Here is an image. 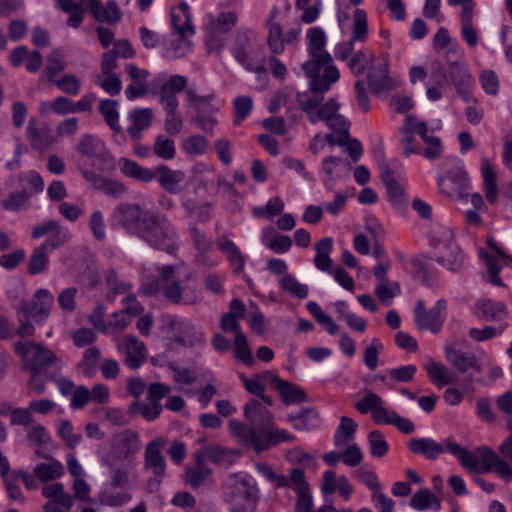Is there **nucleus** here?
<instances>
[{"label": "nucleus", "mask_w": 512, "mask_h": 512, "mask_svg": "<svg viewBox=\"0 0 512 512\" xmlns=\"http://www.w3.org/2000/svg\"><path fill=\"white\" fill-rule=\"evenodd\" d=\"M111 220L115 227L154 249L171 255L179 249L175 226L160 212L145 209L137 203L123 202L114 209Z\"/></svg>", "instance_id": "obj_1"}, {"label": "nucleus", "mask_w": 512, "mask_h": 512, "mask_svg": "<svg viewBox=\"0 0 512 512\" xmlns=\"http://www.w3.org/2000/svg\"><path fill=\"white\" fill-rule=\"evenodd\" d=\"M408 447L414 454H421L427 459L435 460L444 451L455 456L461 466L468 471L488 473L494 471L506 482L512 481V468L495 451L488 446H480L475 452L469 451L456 443L452 437L438 443L432 438H412Z\"/></svg>", "instance_id": "obj_2"}, {"label": "nucleus", "mask_w": 512, "mask_h": 512, "mask_svg": "<svg viewBox=\"0 0 512 512\" xmlns=\"http://www.w3.org/2000/svg\"><path fill=\"white\" fill-rule=\"evenodd\" d=\"M308 52L312 57L302 65L305 74L311 79L316 91H327L338 81L339 71L332 63L331 55L324 51L326 35L322 28L313 27L307 31Z\"/></svg>", "instance_id": "obj_3"}, {"label": "nucleus", "mask_w": 512, "mask_h": 512, "mask_svg": "<svg viewBox=\"0 0 512 512\" xmlns=\"http://www.w3.org/2000/svg\"><path fill=\"white\" fill-rule=\"evenodd\" d=\"M244 417L245 423L231 419L228 427L242 444L255 448L273 426L271 413L259 399L252 398L244 406Z\"/></svg>", "instance_id": "obj_4"}, {"label": "nucleus", "mask_w": 512, "mask_h": 512, "mask_svg": "<svg viewBox=\"0 0 512 512\" xmlns=\"http://www.w3.org/2000/svg\"><path fill=\"white\" fill-rule=\"evenodd\" d=\"M158 279L152 280L142 286L145 295L153 296L162 292L163 297L172 304L195 305L199 301L196 288L193 285L183 284L178 279V267L163 265L157 269Z\"/></svg>", "instance_id": "obj_5"}, {"label": "nucleus", "mask_w": 512, "mask_h": 512, "mask_svg": "<svg viewBox=\"0 0 512 512\" xmlns=\"http://www.w3.org/2000/svg\"><path fill=\"white\" fill-rule=\"evenodd\" d=\"M234 59L247 71L255 74H265L267 68L266 58L262 46L258 43L256 35L250 30L236 33L231 46Z\"/></svg>", "instance_id": "obj_6"}, {"label": "nucleus", "mask_w": 512, "mask_h": 512, "mask_svg": "<svg viewBox=\"0 0 512 512\" xmlns=\"http://www.w3.org/2000/svg\"><path fill=\"white\" fill-rule=\"evenodd\" d=\"M14 348L22 358L23 367L31 374L45 373L57 360L52 350L35 341H18L14 344Z\"/></svg>", "instance_id": "obj_7"}, {"label": "nucleus", "mask_w": 512, "mask_h": 512, "mask_svg": "<svg viewBox=\"0 0 512 512\" xmlns=\"http://www.w3.org/2000/svg\"><path fill=\"white\" fill-rule=\"evenodd\" d=\"M227 498L232 512H254L258 501V489L245 476L231 475L227 484Z\"/></svg>", "instance_id": "obj_8"}, {"label": "nucleus", "mask_w": 512, "mask_h": 512, "mask_svg": "<svg viewBox=\"0 0 512 512\" xmlns=\"http://www.w3.org/2000/svg\"><path fill=\"white\" fill-rule=\"evenodd\" d=\"M165 444L164 439L156 438L150 441L144 450L143 469L152 473V476L147 480V488L151 493L159 489L165 476L166 460L162 454Z\"/></svg>", "instance_id": "obj_9"}, {"label": "nucleus", "mask_w": 512, "mask_h": 512, "mask_svg": "<svg viewBox=\"0 0 512 512\" xmlns=\"http://www.w3.org/2000/svg\"><path fill=\"white\" fill-rule=\"evenodd\" d=\"M111 451L104 459L118 462L132 461L141 448L139 434L132 429H124L111 437Z\"/></svg>", "instance_id": "obj_10"}, {"label": "nucleus", "mask_w": 512, "mask_h": 512, "mask_svg": "<svg viewBox=\"0 0 512 512\" xmlns=\"http://www.w3.org/2000/svg\"><path fill=\"white\" fill-rule=\"evenodd\" d=\"M435 248L439 253L435 255V260L451 272H457L462 268L463 256L459 246L454 241L453 231L449 228L443 229L441 239L434 238Z\"/></svg>", "instance_id": "obj_11"}, {"label": "nucleus", "mask_w": 512, "mask_h": 512, "mask_svg": "<svg viewBox=\"0 0 512 512\" xmlns=\"http://www.w3.org/2000/svg\"><path fill=\"white\" fill-rule=\"evenodd\" d=\"M445 311V300H438L435 306L429 310L426 309L423 300H418L415 306V323L420 330L438 333L444 323L443 314Z\"/></svg>", "instance_id": "obj_12"}, {"label": "nucleus", "mask_w": 512, "mask_h": 512, "mask_svg": "<svg viewBox=\"0 0 512 512\" xmlns=\"http://www.w3.org/2000/svg\"><path fill=\"white\" fill-rule=\"evenodd\" d=\"M53 303V295L47 289L41 288L35 292L31 300L21 302L18 313L31 317L36 322H42L48 317Z\"/></svg>", "instance_id": "obj_13"}, {"label": "nucleus", "mask_w": 512, "mask_h": 512, "mask_svg": "<svg viewBox=\"0 0 512 512\" xmlns=\"http://www.w3.org/2000/svg\"><path fill=\"white\" fill-rule=\"evenodd\" d=\"M445 356L448 363L460 374H466L469 370L482 373L480 359L472 352H465L460 344L455 341L445 346Z\"/></svg>", "instance_id": "obj_14"}, {"label": "nucleus", "mask_w": 512, "mask_h": 512, "mask_svg": "<svg viewBox=\"0 0 512 512\" xmlns=\"http://www.w3.org/2000/svg\"><path fill=\"white\" fill-rule=\"evenodd\" d=\"M42 495L48 500L43 512H69L74 504V497L65 491L62 483L45 486Z\"/></svg>", "instance_id": "obj_15"}, {"label": "nucleus", "mask_w": 512, "mask_h": 512, "mask_svg": "<svg viewBox=\"0 0 512 512\" xmlns=\"http://www.w3.org/2000/svg\"><path fill=\"white\" fill-rule=\"evenodd\" d=\"M47 234H51V236L41 245L50 246L52 248H59L63 246L71 238L69 230L62 227L56 220H49L43 224L34 226L32 228L31 237L33 239H38Z\"/></svg>", "instance_id": "obj_16"}, {"label": "nucleus", "mask_w": 512, "mask_h": 512, "mask_svg": "<svg viewBox=\"0 0 512 512\" xmlns=\"http://www.w3.org/2000/svg\"><path fill=\"white\" fill-rule=\"evenodd\" d=\"M367 81L375 95H382L393 89V81L388 75V62L385 58L369 66Z\"/></svg>", "instance_id": "obj_17"}, {"label": "nucleus", "mask_w": 512, "mask_h": 512, "mask_svg": "<svg viewBox=\"0 0 512 512\" xmlns=\"http://www.w3.org/2000/svg\"><path fill=\"white\" fill-rule=\"evenodd\" d=\"M187 86V79L182 75L171 76L160 88V103L166 112L177 111V94Z\"/></svg>", "instance_id": "obj_18"}, {"label": "nucleus", "mask_w": 512, "mask_h": 512, "mask_svg": "<svg viewBox=\"0 0 512 512\" xmlns=\"http://www.w3.org/2000/svg\"><path fill=\"white\" fill-rule=\"evenodd\" d=\"M88 8L98 22L115 25L121 21L122 14L114 0H109L105 7H102L101 0H88Z\"/></svg>", "instance_id": "obj_19"}, {"label": "nucleus", "mask_w": 512, "mask_h": 512, "mask_svg": "<svg viewBox=\"0 0 512 512\" xmlns=\"http://www.w3.org/2000/svg\"><path fill=\"white\" fill-rule=\"evenodd\" d=\"M35 454L39 458L49 460L48 463L37 464L33 470L34 475L42 482L53 481L60 478L64 474L63 465L56 459L52 458L42 449H35Z\"/></svg>", "instance_id": "obj_20"}, {"label": "nucleus", "mask_w": 512, "mask_h": 512, "mask_svg": "<svg viewBox=\"0 0 512 512\" xmlns=\"http://www.w3.org/2000/svg\"><path fill=\"white\" fill-rule=\"evenodd\" d=\"M126 70L133 81L125 90L126 97L132 100L145 96L148 93L147 79L150 75L149 71L132 64L127 65Z\"/></svg>", "instance_id": "obj_21"}, {"label": "nucleus", "mask_w": 512, "mask_h": 512, "mask_svg": "<svg viewBox=\"0 0 512 512\" xmlns=\"http://www.w3.org/2000/svg\"><path fill=\"white\" fill-rule=\"evenodd\" d=\"M271 383L274 389L279 393L283 402L287 405L302 403L306 400L305 391L289 381L283 380L278 376H272Z\"/></svg>", "instance_id": "obj_22"}, {"label": "nucleus", "mask_w": 512, "mask_h": 512, "mask_svg": "<svg viewBox=\"0 0 512 512\" xmlns=\"http://www.w3.org/2000/svg\"><path fill=\"white\" fill-rule=\"evenodd\" d=\"M178 335L175 341L186 346H196L204 342V334L189 321H171Z\"/></svg>", "instance_id": "obj_23"}, {"label": "nucleus", "mask_w": 512, "mask_h": 512, "mask_svg": "<svg viewBox=\"0 0 512 512\" xmlns=\"http://www.w3.org/2000/svg\"><path fill=\"white\" fill-rule=\"evenodd\" d=\"M381 179L386 187L389 201L395 206H401L404 203V189L398 183L393 170L388 164H380Z\"/></svg>", "instance_id": "obj_24"}, {"label": "nucleus", "mask_w": 512, "mask_h": 512, "mask_svg": "<svg viewBox=\"0 0 512 512\" xmlns=\"http://www.w3.org/2000/svg\"><path fill=\"white\" fill-rule=\"evenodd\" d=\"M27 138L33 149L45 151L54 143L52 130L48 127L37 128L36 120L30 119L27 125Z\"/></svg>", "instance_id": "obj_25"}, {"label": "nucleus", "mask_w": 512, "mask_h": 512, "mask_svg": "<svg viewBox=\"0 0 512 512\" xmlns=\"http://www.w3.org/2000/svg\"><path fill=\"white\" fill-rule=\"evenodd\" d=\"M76 149L83 157L89 159L99 158L107 160L109 157L104 143L92 134L82 135Z\"/></svg>", "instance_id": "obj_26"}, {"label": "nucleus", "mask_w": 512, "mask_h": 512, "mask_svg": "<svg viewBox=\"0 0 512 512\" xmlns=\"http://www.w3.org/2000/svg\"><path fill=\"white\" fill-rule=\"evenodd\" d=\"M154 172L160 186L169 194L179 192V184L185 179V174L181 170H172L167 165H159Z\"/></svg>", "instance_id": "obj_27"}, {"label": "nucleus", "mask_w": 512, "mask_h": 512, "mask_svg": "<svg viewBox=\"0 0 512 512\" xmlns=\"http://www.w3.org/2000/svg\"><path fill=\"white\" fill-rule=\"evenodd\" d=\"M355 407L362 414L371 411L372 418L376 424H379L380 420L387 413V408L383 406L382 398L370 390L366 391L365 396L356 403Z\"/></svg>", "instance_id": "obj_28"}, {"label": "nucleus", "mask_w": 512, "mask_h": 512, "mask_svg": "<svg viewBox=\"0 0 512 512\" xmlns=\"http://www.w3.org/2000/svg\"><path fill=\"white\" fill-rule=\"evenodd\" d=\"M124 354L125 363L129 368H139L146 357L144 343L136 336L125 337Z\"/></svg>", "instance_id": "obj_29"}, {"label": "nucleus", "mask_w": 512, "mask_h": 512, "mask_svg": "<svg viewBox=\"0 0 512 512\" xmlns=\"http://www.w3.org/2000/svg\"><path fill=\"white\" fill-rule=\"evenodd\" d=\"M413 129L415 132L422 138L423 142L427 145L426 149H424V156L429 160H435L439 158L442 154V144L439 137L429 136L428 126L426 122H413Z\"/></svg>", "instance_id": "obj_30"}, {"label": "nucleus", "mask_w": 512, "mask_h": 512, "mask_svg": "<svg viewBox=\"0 0 512 512\" xmlns=\"http://www.w3.org/2000/svg\"><path fill=\"white\" fill-rule=\"evenodd\" d=\"M120 171L127 177L133 178L137 181L144 183L151 182L156 177L154 170L142 167L137 162L128 158H120L119 162Z\"/></svg>", "instance_id": "obj_31"}, {"label": "nucleus", "mask_w": 512, "mask_h": 512, "mask_svg": "<svg viewBox=\"0 0 512 512\" xmlns=\"http://www.w3.org/2000/svg\"><path fill=\"white\" fill-rule=\"evenodd\" d=\"M481 317L486 321H502L508 316V310L504 303L488 298L480 299L476 304Z\"/></svg>", "instance_id": "obj_32"}, {"label": "nucleus", "mask_w": 512, "mask_h": 512, "mask_svg": "<svg viewBox=\"0 0 512 512\" xmlns=\"http://www.w3.org/2000/svg\"><path fill=\"white\" fill-rule=\"evenodd\" d=\"M219 250L226 256L232 271L235 274H240L244 270L245 256L242 254L239 247L229 239H222L218 243Z\"/></svg>", "instance_id": "obj_33"}, {"label": "nucleus", "mask_w": 512, "mask_h": 512, "mask_svg": "<svg viewBox=\"0 0 512 512\" xmlns=\"http://www.w3.org/2000/svg\"><path fill=\"white\" fill-rule=\"evenodd\" d=\"M55 249L56 248L45 245H40L34 248L27 264L28 273L30 275L44 273L49 265L48 254Z\"/></svg>", "instance_id": "obj_34"}, {"label": "nucleus", "mask_w": 512, "mask_h": 512, "mask_svg": "<svg viewBox=\"0 0 512 512\" xmlns=\"http://www.w3.org/2000/svg\"><path fill=\"white\" fill-rule=\"evenodd\" d=\"M426 371L430 380L439 386L452 385L458 381L454 373L450 372L445 365L437 361L431 360L426 365Z\"/></svg>", "instance_id": "obj_35"}, {"label": "nucleus", "mask_w": 512, "mask_h": 512, "mask_svg": "<svg viewBox=\"0 0 512 512\" xmlns=\"http://www.w3.org/2000/svg\"><path fill=\"white\" fill-rule=\"evenodd\" d=\"M481 174L485 188V196L489 203L494 204L498 199L497 174L488 159L482 160Z\"/></svg>", "instance_id": "obj_36"}, {"label": "nucleus", "mask_w": 512, "mask_h": 512, "mask_svg": "<svg viewBox=\"0 0 512 512\" xmlns=\"http://www.w3.org/2000/svg\"><path fill=\"white\" fill-rule=\"evenodd\" d=\"M332 247L333 239L330 237L323 238L315 244L316 255L314 257V264L317 269L324 272H332V259L329 256Z\"/></svg>", "instance_id": "obj_37"}, {"label": "nucleus", "mask_w": 512, "mask_h": 512, "mask_svg": "<svg viewBox=\"0 0 512 512\" xmlns=\"http://www.w3.org/2000/svg\"><path fill=\"white\" fill-rule=\"evenodd\" d=\"M211 473V469L198 458L194 466L186 469L185 482L192 488L197 489L209 479Z\"/></svg>", "instance_id": "obj_38"}, {"label": "nucleus", "mask_w": 512, "mask_h": 512, "mask_svg": "<svg viewBox=\"0 0 512 512\" xmlns=\"http://www.w3.org/2000/svg\"><path fill=\"white\" fill-rule=\"evenodd\" d=\"M105 282L108 286L106 299L109 302H113L118 295L125 294L131 288L129 283L119 280L117 272L113 268H109L105 272Z\"/></svg>", "instance_id": "obj_39"}, {"label": "nucleus", "mask_w": 512, "mask_h": 512, "mask_svg": "<svg viewBox=\"0 0 512 512\" xmlns=\"http://www.w3.org/2000/svg\"><path fill=\"white\" fill-rule=\"evenodd\" d=\"M101 357V351L98 347L92 346L87 348L78 363V368L83 375L92 377L98 370V361Z\"/></svg>", "instance_id": "obj_40"}, {"label": "nucleus", "mask_w": 512, "mask_h": 512, "mask_svg": "<svg viewBox=\"0 0 512 512\" xmlns=\"http://www.w3.org/2000/svg\"><path fill=\"white\" fill-rule=\"evenodd\" d=\"M118 103L115 100L104 99L99 103V112L103 116L106 124L116 133L121 132L119 125Z\"/></svg>", "instance_id": "obj_41"}, {"label": "nucleus", "mask_w": 512, "mask_h": 512, "mask_svg": "<svg viewBox=\"0 0 512 512\" xmlns=\"http://www.w3.org/2000/svg\"><path fill=\"white\" fill-rule=\"evenodd\" d=\"M416 121V116L409 115L406 120L404 126L400 129V133L402 135V144L404 146V155L408 157L410 153H420L421 148L419 146L414 145V133L413 122Z\"/></svg>", "instance_id": "obj_42"}, {"label": "nucleus", "mask_w": 512, "mask_h": 512, "mask_svg": "<svg viewBox=\"0 0 512 512\" xmlns=\"http://www.w3.org/2000/svg\"><path fill=\"white\" fill-rule=\"evenodd\" d=\"M410 505L417 510H425L430 507L439 510L441 506L440 500L427 488L414 493L410 499Z\"/></svg>", "instance_id": "obj_43"}, {"label": "nucleus", "mask_w": 512, "mask_h": 512, "mask_svg": "<svg viewBox=\"0 0 512 512\" xmlns=\"http://www.w3.org/2000/svg\"><path fill=\"white\" fill-rule=\"evenodd\" d=\"M356 430L357 424L352 418L347 416L341 417L340 425L334 435L335 445L340 447L353 440Z\"/></svg>", "instance_id": "obj_44"}, {"label": "nucleus", "mask_w": 512, "mask_h": 512, "mask_svg": "<svg viewBox=\"0 0 512 512\" xmlns=\"http://www.w3.org/2000/svg\"><path fill=\"white\" fill-rule=\"evenodd\" d=\"M368 36L367 14L362 9H355L353 14L352 42H365Z\"/></svg>", "instance_id": "obj_45"}, {"label": "nucleus", "mask_w": 512, "mask_h": 512, "mask_svg": "<svg viewBox=\"0 0 512 512\" xmlns=\"http://www.w3.org/2000/svg\"><path fill=\"white\" fill-rule=\"evenodd\" d=\"M30 197L31 194L26 190L11 193L6 199L1 201V207L12 212L25 210L30 206Z\"/></svg>", "instance_id": "obj_46"}, {"label": "nucleus", "mask_w": 512, "mask_h": 512, "mask_svg": "<svg viewBox=\"0 0 512 512\" xmlns=\"http://www.w3.org/2000/svg\"><path fill=\"white\" fill-rule=\"evenodd\" d=\"M294 438L293 435L287 433L285 430L269 427L255 449L257 451L267 450L271 445H275L281 441H293Z\"/></svg>", "instance_id": "obj_47"}, {"label": "nucleus", "mask_w": 512, "mask_h": 512, "mask_svg": "<svg viewBox=\"0 0 512 512\" xmlns=\"http://www.w3.org/2000/svg\"><path fill=\"white\" fill-rule=\"evenodd\" d=\"M288 420L293 423L297 430H310L316 426L318 413L311 409H304L298 414H289Z\"/></svg>", "instance_id": "obj_48"}, {"label": "nucleus", "mask_w": 512, "mask_h": 512, "mask_svg": "<svg viewBox=\"0 0 512 512\" xmlns=\"http://www.w3.org/2000/svg\"><path fill=\"white\" fill-rule=\"evenodd\" d=\"M234 354L235 358L243 362L247 366H253L255 360L249 347L247 337L244 333L235 335L234 338Z\"/></svg>", "instance_id": "obj_49"}, {"label": "nucleus", "mask_w": 512, "mask_h": 512, "mask_svg": "<svg viewBox=\"0 0 512 512\" xmlns=\"http://www.w3.org/2000/svg\"><path fill=\"white\" fill-rule=\"evenodd\" d=\"M310 87H312L310 85ZM313 94L309 96L306 100L303 99L302 95L298 94V102L301 106L302 110L306 113L311 123L317 122L316 113L320 107V104L323 100V97L319 94L321 91H316L311 88Z\"/></svg>", "instance_id": "obj_50"}, {"label": "nucleus", "mask_w": 512, "mask_h": 512, "mask_svg": "<svg viewBox=\"0 0 512 512\" xmlns=\"http://www.w3.org/2000/svg\"><path fill=\"white\" fill-rule=\"evenodd\" d=\"M152 150L157 157L163 160H172L176 154L174 141L163 134L156 137Z\"/></svg>", "instance_id": "obj_51"}, {"label": "nucleus", "mask_w": 512, "mask_h": 512, "mask_svg": "<svg viewBox=\"0 0 512 512\" xmlns=\"http://www.w3.org/2000/svg\"><path fill=\"white\" fill-rule=\"evenodd\" d=\"M27 440L29 446L45 451V446L50 442L51 438L43 425L33 424L28 428Z\"/></svg>", "instance_id": "obj_52"}, {"label": "nucleus", "mask_w": 512, "mask_h": 512, "mask_svg": "<svg viewBox=\"0 0 512 512\" xmlns=\"http://www.w3.org/2000/svg\"><path fill=\"white\" fill-rule=\"evenodd\" d=\"M267 25V44L272 53L280 54L284 51L282 27L280 24L272 22L271 18L268 20Z\"/></svg>", "instance_id": "obj_53"}, {"label": "nucleus", "mask_w": 512, "mask_h": 512, "mask_svg": "<svg viewBox=\"0 0 512 512\" xmlns=\"http://www.w3.org/2000/svg\"><path fill=\"white\" fill-rule=\"evenodd\" d=\"M379 424L394 425L399 431H401L404 434H411L415 430V426L412 421L400 416L399 414H397V412L388 409L387 413L380 420Z\"/></svg>", "instance_id": "obj_54"}, {"label": "nucleus", "mask_w": 512, "mask_h": 512, "mask_svg": "<svg viewBox=\"0 0 512 512\" xmlns=\"http://www.w3.org/2000/svg\"><path fill=\"white\" fill-rule=\"evenodd\" d=\"M103 464L107 466L111 473V486L114 488H124L128 483V472L122 468V462L114 461L113 459L102 460Z\"/></svg>", "instance_id": "obj_55"}, {"label": "nucleus", "mask_w": 512, "mask_h": 512, "mask_svg": "<svg viewBox=\"0 0 512 512\" xmlns=\"http://www.w3.org/2000/svg\"><path fill=\"white\" fill-rule=\"evenodd\" d=\"M41 112H54L59 115L74 113V103L67 97L59 96L52 102H43Z\"/></svg>", "instance_id": "obj_56"}, {"label": "nucleus", "mask_w": 512, "mask_h": 512, "mask_svg": "<svg viewBox=\"0 0 512 512\" xmlns=\"http://www.w3.org/2000/svg\"><path fill=\"white\" fill-rule=\"evenodd\" d=\"M367 440L370 448V454L373 457L381 458L387 454L389 446L384 435L380 431H371L367 436Z\"/></svg>", "instance_id": "obj_57"}, {"label": "nucleus", "mask_w": 512, "mask_h": 512, "mask_svg": "<svg viewBox=\"0 0 512 512\" xmlns=\"http://www.w3.org/2000/svg\"><path fill=\"white\" fill-rule=\"evenodd\" d=\"M326 124L337 135L338 146H345L349 137L348 121L342 115L337 114Z\"/></svg>", "instance_id": "obj_58"}, {"label": "nucleus", "mask_w": 512, "mask_h": 512, "mask_svg": "<svg viewBox=\"0 0 512 512\" xmlns=\"http://www.w3.org/2000/svg\"><path fill=\"white\" fill-rule=\"evenodd\" d=\"M374 54L369 50H359L349 59L348 66L357 76L364 73L367 65L374 59Z\"/></svg>", "instance_id": "obj_59"}, {"label": "nucleus", "mask_w": 512, "mask_h": 512, "mask_svg": "<svg viewBox=\"0 0 512 512\" xmlns=\"http://www.w3.org/2000/svg\"><path fill=\"white\" fill-rule=\"evenodd\" d=\"M281 288L299 299H305L308 296L307 285L299 283L292 275H285L280 279Z\"/></svg>", "instance_id": "obj_60"}, {"label": "nucleus", "mask_w": 512, "mask_h": 512, "mask_svg": "<svg viewBox=\"0 0 512 512\" xmlns=\"http://www.w3.org/2000/svg\"><path fill=\"white\" fill-rule=\"evenodd\" d=\"M95 82L111 96L118 95L122 89V82L115 73L99 74Z\"/></svg>", "instance_id": "obj_61"}, {"label": "nucleus", "mask_w": 512, "mask_h": 512, "mask_svg": "<svg viewBox=\"0 0 512 512\" xmlns=\"http://www.w3.org/2000/svg\"><path fill=\"white\" fill-rule=\"evenodd\" d=\"M204 453L210 461L216 464H229L235 454L233 451L224 449L217 444L206 446Z\"/></svg>", "instance_id": "obj_62"}, {"label": "nucleus", "mask_w": 512, "mask_h": 512, "mask_svg": "<svg viewBox=\"0 0 512 512\" xmlns=\"http://www.w3.org/2000/svg\"><path fill=\"white\" fill-rule=\"evenodd\" d=\"M162 409L161 403L146 404L139 401H134L129 407L131 413H140L147 421L155 420L160 415Z\"/></svg>", "instance_id": "obj_63"}, {"label": "nucleus", "mask_w": 512, "mask_h": 512, "mask_svg": "<svg viewBox=\"0 0 512 512\" xmlns=\"http://www.w3.org/2000/svg\"><path fill=\"white\" fill-rule=\"evenodd\" d=\"M65 69V60L59 50H52L47 57L45 73L50 82H54L55 75Z\"/></svg>", "instance_id": "obj_64"}]
</instances>
